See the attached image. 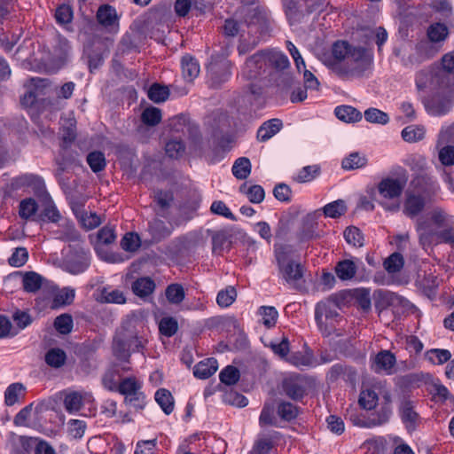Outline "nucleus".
Segmentation results:
<instances>
[{"instance_id": "c756f323", "label": "nucleus", "mask_w": 454, "mask_h": 454, "mask_svg": "<svg viewBox=\"0 0 454 454\" xmlns=\"http://www.w3.org/2000/svg\"><path fill=\"white\" fill-rule=\"evenodd\" d=\"M181 67L184 78L189 82L193 81L200 72L198 60L190 55L182 58Z\"/></svg>"}, {"instance_id": "f704fd0d", "label": "nucleus", "mask_w": 454, "mask_h": 454, "mask_svg": "<svg viewBox=\"0 0 454 454\" xmlns=\"http://www.w3.org/2000/svg\"><path fill=\"white\" fill-rule=\"evenodd\" d=\"M427 35L430 43H440L448 37L449 29L445 24L435 22L428 27Z\"/></svg>"}, {"instance_id": "0eeeda50", "label": "nucleus", "mask_w": 454, "mask_h": 454, "mask_svg": "<svg viewBox=\"0 0 454 454\" xmlns=\"http://www.w3.org/2000/svg\"><path fill=\"white\" fill-rule=\"evenodd\" d=\"M338 309V303L336 300L333 298L317 303L315 308V320L318 330L323 335L327 336L333 330L334 324L340 317Z\"/></svg>"}, {"instance_id": "bb28decb", "label": "nucleus", "mask_w": 454, "mask_h": 454, "mask_svg": "<svg viewBox=\"0 0 454 454\" xmlns=\"http://www.w3.org/2000/svg\"><path fill=\"white\" fill-rule=\"evenodd\" d=\"M27 387L22 383H12L7 387L4 391V403L7 406H12L25 398Z\"/></svg>"}, {"instance_id": "6e6d98bb", "label": "nucleus", "mask_w": 454, "mask_h": 454, "mask_svg": "<svg viewBox=\"0 0 454 454\" xmlns=\"http://www.w3.org/2000/svg\"><path fill=\"white\" fill-rule=\"evenodd\" d=\"M100 300L108 303L122 304L126 301L123 293L118 289L103 288Z\"/></svg>"}, {"instance_id": "37998d69", "label": "nucleus", "mask_w": 454, "mask_h": 454, "mask_svg": "<svg viewBox=\"0 0 454 454\" xmlns=\"http://www.w3.org/2000/svg\"><path fill=\"white\" fill-rule=\"evenodd\" d=\"M155 401L166 414H170L174 410V399L171 393L165 389H158L155 393Z\"/></svg>"}, {"instance_id": "bf43d9fd", "label": "nucleus", "mask_w": 454, "mask_h": 454, "mask_svg": "<svg viewBox=\"0 0 454 454\" xmlns=\"http://www.w3.org/2000/svg\"><path fill=\"white\" fill-rule=\"evenodd\" d=\"M403 257L399 253H394L388 256L383 262L385 270L389 274H394L401 270L403 267Z\"/></svg>"}, {"instance_id": "f3484780", "label": "nucleus", "mask_w": 454, "mask_h": 454, "mask_svg": "<svg viewBox=\"0 0 454 454\" xmlns=\"http://www.w3.org/2000/svg\"><path fill=\"white\" fill-rule=\"evenodd\" d=\"M116 235L114 228L106 226L100 229L97 234V241L95 243V250L97 254L105 261L112 263L121 262L124 259L118 254H103L102 246L109 245L114 242Z\"/></svg>"}, {"instance_id": "e2e57ef3", "label": "nucleus", "mask_w": 454, "mask_h": 454, "mask_svg": "<svg viewBox=\"0 0 454 454\" xmlns=\"http://www.w3.org/2000/svg\"><path fill=\"white\" fill-rule=\"evenodd\" d=\"M74 326L73 317L69 314H61L54 321L55 329L61 334H68Z\"/></svg>"}, {"instance_id": "6e6552de", "label": "nucleus", "mask_w": 454, "mask_h": 454, "mask_svg": "<svg viewBox=\"0 0 454 454\" xmlns=\"http://www.w3.org/2000/svg\"><path fill=\"white\" fill-rule=\"evenodd\" d=\"M257 64L265 65L266 72H268L269 68H273L277 71L285 70L290 66L286 55L277 50L260 51L247 59V70L249 75H254V73H252L253 70H251L250 67Z\"/></svg>"}, {"instance_id": "7c9ffc66", "label": "nucleus", "mask_w": 454, "mask_h": 454, "mask_svg": "<svg viewBox=\"0 0 454 454\" xmlns=\"http://www.w3.org/2000/svg\"><path fill=\"white\" fill-rule=\"evenodd\" d=\"M278 434V432H272L269 434L260 435L248 454H269L273 448V442Z\"/></svg>"}, {"instance_id": "680f3d73", "label": "nucleus", "mask_w": 454, "mask_h": 454, "mask_svg": "<svg viewBox=\"0 0 454 454\" xmlns=\"http://www.w3.org/2000/svg\"><path fill=\"white\" fill-rule=\"evenodd\" d=\"M185 296L183 286L179 284H171L166 289V297L171 304L181 303Z\"/></svg>"}, {"instance_id": "69168bd1", "label": "nucleus", "mask_w": 454, "mask_h": 454, "mask_svg": "<svg viewBox=\"0 0 454 454\" xmlns=\"http://www.w3.org/2000/svg\"><path fill=\"white\" fill-rule=\"evenodd\" d=\"M66 353L60 348H52L45 356L46 363L52 367L59 368L65 364Z\"/></svg>"}, {"instance_id": "6ab92c4d", "label": "nucleus", "mask_w": 454, "mask_h": 454, "mask_svg": "<svg viewBox=\"0 0 454 454\" xmlns=\"http://www.w3.org/2000/svg\"><path fill=\"white\" fill-rule=\"evenodd\" d=\"M47 292L51 301H49L45 306L49 305L53 309L71 304L75 297V290L72 287L59 289L51 285L47 286Z\"/></svg>"}, {"instance_id": "603ef678", "label": "nucleus", "mask_w": 454, "mask_h": 454, "mask_svg": "<svg viewBox=\"0 0 454 454\" xmlns=\"http://www.w3.org/2000/svg\"><path fill=\"white\" fill-rule=\"evenodd\" d=\"M343 236L347 243L355 247H361L364 246V235L361 231L355 226L346 228Z\"/></svg>"}, {"instance_id": "5701e85b", "label": "nucleus", "mask_w": 454, "mask_h": 454, "mask_svg": "<svg viewBox=\"0 0 454 454\" xmlns=\"http://www.w3.org/2000/svg\"><path fill=\"white\" fill-rule=\"evenodd\" d=\"M395 362L396 359L394 354L389 350H382L374 356L372 364V369L376 372L390 374Z\"/></svg>"}, {"instance_id": "f257e3e1", "label": "nucleus", "mask_w": 454, "mask_h": 454, "mask_svg": "<svg viewBox=\"0 0 454 454\" xmlns=\"http://www.w3.org/2000/svg\"><path fill=\"white\" fill-rule=\"evenodd\" d=\"M416 231L425 251L441 243L454 245V215L442 207H434L418 218Z\"/></svg>"}, {"instance_id": "4468645a", "label": "nucleus", "mask_w": 454, "mask_h": 454, "mask_svg": "<svg viewBox=\"0 0 454 454\" xmlns=\"http://www.w3.org/2000/svg\"><path fill=\"white\" fill-rule=\"evenodd\" d=\"M90 264V254L82 247L70 249L63 262V269L74 275L84 272Z\"/></svg>"}, {"instance_id": "de8ad7c7", "label": "nucleus", "mask_w": 454, "mask_h": 454, "mask_svg": "<svg viewBox=\"0 0 454 454\" xmlns=\"http://www.w3.org/2000/svg\"><path fill=\"white\" fill-rule=\"evenodd\" d=\"M259 315L262 317V323L267 328H272L275 326L278 317V312L272 306H262L258 310Z\"/></svg>"}, {"instance_id": "4c0bfd02", "label": "nucleus", "mask_w": 454, "mask_h": 454, "mask_svg": "<svg viewBox=\"0 0 454 454\" xmlns=\"http://www.w3.org/2000/svg\"><path fill=\"white\" fill-rule=\"evenodd\" d=\"M285 8L286 15L291 25L300 22L301 19L306 15L298 6L296 0H282Z\"/></svg>"}, {"instance_id": "423d86ee", "label": "nucleus", "mask_w": 454, "mask_h": 454, "mask_svg": "<svg viewBox=\"0 0 454 454\" xmlns=\"http://www.w3.org/2000/svg\"><path fill=\"white\" fill-rule=\"evenodd\" d=\"M405 184V180L399 178H383L377 185V192L380 197L378 200L379 204L387 211H398L400 208L399 198Z\"/></svg>"}, {"instance_id": "dca6fc26", "label": "nucleus", "mask_w": 454, "mask_h": 454, "mask_svg": "<svg viewBox=\"0 0 454 454\" xmlns=\"http://www.w3.org/2000/svg\"><path fill=\"white\" fill-rule=\"evenodd\" d=\"M231 65L228 59L218 60L212 58L207 67L210 85L216 87L228 81L231 75Z\"/></svg>"}, {"instance_id": "9b49d317", "label": "nucleus", "mask_w": 454, "mask_h": 454, "mask_svg": "<svg viewBox=\"0 0 454 454\" xmlns=\"http://www.w3.org/2000/svg\"><path fill=\"white\" fill-rule=\"evenodd\" d=\"M454 78L442 73L434 65H431L419 70L416 74L415 83L419 90L432 87L434 90L442 89L444 86L452 83Z\"/></svg>"}, {"instance_id": "a211bd4d", "label": "nucleus", "mask_w": 454, "mask_h": 454, "mask_svg": "<svg viewBox=\"0 0 454 454\" xmlns=\"http://www.w3.org/2000/svg\"><path fill=\"white\" fill-rule=\"evenodd\" d=\"M93 401L94 397L90 392L84 390L69 391L65 395L64 407L69 414H75L81 411L84 404L90 403Z\"/></svg>"}, {"instance_id": "338daca9", "label": "nucleus", "mask_w": 454, "mask_h": 454, "mask_svg": "<svg viewBox=\"0 0 454 454\" xmlns=\"http://www.w3.org/2000/svg\"><path fill=\"white\" fill-rule=\"evenodd\" d=\"M141 119L145 124L155 126L161 120V112L159 108L153 106L147 107L143 111Z\"/></svg>"}, {"instance_id": "c9c22d12", "label": "nucleus", "mask_w": 454, "mask_h": 454, "mask_svg": "<svg viewBox=\"0 0 454 454\" xmlns=\"http://www.w3.org/2000/svg\"><path fill=\"white\" fill-rule=\"evenodd\" d=\"M286 362L298 368L312 367L316 365L313 354L310 351L292 353L286 357Z\"/></svg>"}, {"instance_id": "2f4dec72", "label": "nucleus", "mask_w": 454, "mask_h": 454, "mask_svg": "<svg viewBox=\"0 0 454 454\" xmlns=\"http://www.w3.org/2000/svg\"><path fill=\"white\" fill-rule=\"evenodd\" d=\"M357 265L353 260H342L335 266L336 276L342 281L351 280L356 274Z\"/></svg>"}, {"instance_id": "f8f14e48", "label": "nucleus", "mask_w": 454, "mask_h": 454, "mask_svg": "<svg viewBox=\"0 0 454 454\" xmlns=\"http://www.w3.org/2000/svg\"><path fill=\"white\" fill-rule=\"evenodd\" d=\"M392 415L391 407L382 406L377 414L366 417L364 413L358 412L356 409H349L347 411V418L356 427L371 428L382 426L388 422Z\"/></svg>"}, {"instance_id": "a878e982", "label": "nucleus", "mask_w": 454, "mask_h": 454, "mask_svg": "<svg viewBox=\"0 0 454 454\" xmlns=\"http://www.w3.org/2000/svg\"><path fill=\"white\" fill-rule=\"evenodd\" d=\"M399 411L402 421L404 423L406 428L409 431L413 430L416 427L419 415L414 411L412 402L408 399L402 400L400 403Z\"/></svg>"}, {"instance_id": "1a4fd4ad", "label": "nucleus", "mask_w": 454, "mask_h": 454, "mask_svg": "<svg viewBox=\"0 0 454 454\" xmlns=\"http://www.w3.org/2000/svg\"><path fill=\"white\" fill-rule=\"evenodd\" d=\"M454 100V80L452 83L435 90V94L424 101L426 111L433 116L447 114L452 108Z\"/></svg>"}, {"instance_id": "393cba45", "label": "nucleus", "mask_w": 454, "mask_h": 454, "mask_svg": "<svg viewBox=\"0 0 454 454\" xmlns=\"http://www.w3.org/2000/svg\"><path fill=\"white\" fill-rule=\"evenodd\" d=\"M247 16L246 22L248 33L262 35L267 28L266 18L257 9L249 10Z\"/></svg>"}, {"instance_id": "473e14b6", "label": "nucleus", "mask_w": 454, "mask_h": 454, "mask_svg": "<svg viewBox=\"0 0 454 454\" xmlns=\"http://www.w3.org/2000/svg\"><path fill=\"white\" fill-rule=\"evenodd\" d=\"M282 128V121L279 119H271L265 121L257 131V138L265 142L276 135Z\"/></svg>"}, {"instance_id": "2eb2a0df", "label": "nucleus", "mask_w": 454, "mask_h": 454, "mask_svg": "<svg viewBox=\"0 0 454 454\" xmlns=\"http://www.w3.org/2000/svg\"><path fill=\"white\" fill-rule=\"evenodd\" d=\"M142 347V340L137 334L118 332L114 339L113 350L118 359H127L131 350L138 351Z\"/></svg>"}, {"instance_id": "3c124183", "label": "nucleus", "mask_w": 454, "mask_h": 454, "mask_svg": "<svg viewBox=\"0 0 454 454\" xmlns=\"http://www.w3.org/2000/svg\"><path fill=\"white\" fill-rule=\"evenodd\" d=\"M322 210L326 217L337 218L345 214L347 207L344 200H337L326 204Z\"/></svg>"}, {"instance_id": "39448f33", "label": "nucleus", "mask_w": 454, "mask_h": 454, "mask_svg": "<svg viewBox=\"0 0 454 454\" xmlns=\"http://www.w3.org/2000/svg\"><path fill=\"white\" fill-rule=\"evenodd\" d=\"M372 59L371 54L362 47H354L350 59L345 63L329 62L333 72L342 79L359 78L371 69Z\"/></svg>"}, {"instance_id": "4be33fe9", "label": "nucleus", "mask_w": 454, "mask_h": 454, "mask_svg": "<svg viewBox=\"0 0 454 454\" xmlns=\"http://www.w3.org/2000/svg\"><path fill=\"white\" fill-rule=\"evenodd\" d=\"M4 288L10 293L23 288L28 292V271H14L4 278Z\"/></svg>"}, {"instance_id": "cd10ccee", "label": "nucleus", "mask_w": 454, "mask_h": 454, "mask_svg": "<svg viewBox=\"0 0 454 454\" xmlns=\"http://www.w3.org/2000/svg\"><path fill=\"white\" fill-rule=\"evenodd\" d=\"M425 207L424 198L411 192L407 193L403 206V213L409 217L418 215Z\"/></svg>"}, {"instance_id": "9d476101", "label": "nucleus", "mask_w": 454, "mask_h": 454, "mask_svg": "<svg viewBox=\"0 0 454 454\" xmlns=\"http://www.w3.org/2000/svg\"><path fill=\"white\" fill-rule=\"evenodd\" d=\"M143 381L130 376L121 379L116 390L124 396L125 403L136 409H143L145 405V395L142 391Z\"/></svg>"}, {"instance_id": "412c9836", "label": "nucleus", "mask_w": 454, "mask_h": 454, "mask_svg": "<svg viewBox=\"0 0 454 454\" xmlns=\"http://www.w3.org/2000/svg\"><path fill=\"white\" fill-rule=\"evenodd\" d=\"M97 19L99 24L111 32H117L119 29L118 16L116 10L110 5H102L97 12Z\"/></svg>"}, {"instance_id": "0e129e2a", "label": "nucleus", "mask_w": 454, "mask_h": 454, "mask_svg": "<svg viewBox=\"0 0 454 454\" xmlns=\"http://www.w3.org/2000/svg\"><path fill=\"white\" fill-rule=\"evenodd\" d=\"M236 297V289L233 286H228L218 293L216 301L220 307L227 308L234 302Z\"/></svg>"}, {"instance_id": "79ce46f5", "label": "nucleus", "mask_w": 454, "mask_h": 454, "mask_svg": "<svg viewBox=\"0 0 454 454\" xmlns=\"http://www.w3.org/2000/svg\"><path fill=\"white\" fill-rule=\"evenodd\" d=\"M154 288L155 284L150 278H140L132 285L133 293L139 297L150 295Z\"/></svg>"}, {"instance_id": "c85d7f7f", "label": "nucleus", "mask_w": 454, "mask_h": 454, "mask_svg": "<svg viewBox=\"0 0 454 454\" xmlns=\"http://www.w3.org/2000/svg\"><path fill=\"white\" fill-rule=\"evenodd\" d=\"M218 369V363L215 358L210 357L198 363L193 369L196 378L205 380L211 377Z\"/></svg>"}, {"instance_id": "5fc2aeb1", "label": "nucleus", "mask_w": 454, "mask_h": 454, "mask_svg": "<svg viewBox=\"0 0 454 454\" xmlns=\"http://www.w3.org/2000/svg\"><path fill=\"white\" fill-rule=\"evenodd\" d=\"M451 354L448 349L433 348L426 353V358L434 364H442L448 362Z\"/></svg>"}, {"instance_id": "b1692460", "label": "nucleus", "mask_w": 454, "mask_h": 454, "mask_svg": "<svg viewBox=\"0 0 454 454\" xmlns=\"http://www.w3.org/2000/svg\"><path fill=\"white\" fill-rule=\"evenodd\" d=\"M283 389L286 395L294 400L301 399L305 393L303 381L299 375H291L283 381Z\"/></svg>"}, {"instance_id": "8fccbe9b", "label": "nucleus", "mask_w": 454, "mask_h": 454, "mask_svg": "<svg viewBox=\"0 0 454 454\" xmlns=\"http://www.w3.org/2000/svg\"><path fill=\"white\" fill-rule=\"evenodd\" d=\"M10 442L12 446L11 454H28V438L27 436L11 433Z\"/></svg>"}, {"instance_id": "a19ab883", "label": "nucleus", "mask_w": 454, "mask_h": 454, "mask_svg": "<svg viewBox=\"0 0 454 454\" xmlns=\"http://www.w3.org/2000/svg\"><path fill=\"white\" fill-rule=\"evenodd\" d=\"M368 159L359 153H352L342 160L341 166L346 170H354L365 167Z\"/></svg>"}, {"instance_id": "4d7b16f0", "label": "nucleus", "mask_w": 454, "mask_h": 454, "mask_svg": "<svg viewBox=\"0 0 454 454\" xmlns=\"http://www.w3.org/2000/svg\"><path fill=\"white\" fill-rule=\"evenodd\" d=\"M147 96L154 103H161L168 99L169 90L168 87L154 83L148 90Z\"/></svg>"}, {"instance_id": "864d4df0", "label": "nucleus", "mask_w": 454, "mask_h": 454, "mask_svg": "<svg viewBox=\"0 0 454 454\" xmlns=\"http://www.w3.org/2000/svg\"><path fill=\"white\" fill-rule=\"evenodd\" d=\"M87 162L94 173L102 171L106 165L105 154L99 151H94L88 154Z\"/></svg>"}, {"instance_id": "49530a36", "label": "nucleus", "mask_w": 454, "mask_h": 454, "mask_svg": "<svg viewBox=\"0 0 454 454\" xmlns=\"http://www.w3.org/2000/svg\"><path fill=\"white\" fill-rule=\"evenodd\" d=\"M231 170L236 178L239 180L246 179L251 173V162L247 158H239L234 162Z\"/></svg>"}, {"instance_id": "aec40b11", "label": "nucleus", "mask_w": 454, "mask_h": 454, "mask_svg": "<svg viewBox=\"0 0 454 454\" xmlns=\"http://www.w3.org/2000/svg\"><path fill=\"white\" fill-rule=\"evenodd\" d=\"M353 48L345 41H338L333 43L332 48V56H325L321 59L322 62L333 71V67L329 62L345 63L350 59Z\"/></svg>"}, {"instance_id": "ddd939ff", "label": "nucleus", "mask_w": 454, "mask_h": 454, "mask_svg": "<svg viewBox=\"0 0 454 454\" xmlns=\"http://www.w3.org/2000/svg\"><path fill=\"white\" fill-rule=\"evenodd\" d=\"M380 397L385 401L383 406L390 407L391 392L386 383L381 381L363 390L359 396V403L365 410H372L376 407Z\"/></svg>"}, {"instance_id": "09e8293b", "label": "nucleus", "mask_w": 454, "mask_h": 454, "mask_svg": "<svg viewBox=\"0 0 454 454\" xmlns=\"http://www.w3.org/2000/svg\"><path fill=\"white\" fill-rule=\"evenodd\" d=\"M121 380L119 372L116 369H110L102 377L103 387L111 392H116Z\"/></svg>"}, {"instance_id": "7ed1b4c3", "label": "nucleus", "mask_w": 454, "mask_h": 454, "mask_svg": "<svg viewBox=\"0 0 454 454\" xmlns=\"http://www.w3.org/2000/svg\"><path fill=\"white\" fill-rule=\"evenodd\" d=\"M30 189L33 190L35 196L34 199L30 198V221L58 222L60 214L47 192L43 178L30 175Z\"/></svg>"}, {"instance_id": "a18cd8bd", "label": "nucleus", "mask_w": 454, "mask_h": 454, "mask_svg": "<svg viewBox=\"0 0 454 454\" xmlns=\"http://www.w3.org/2000/svg\"><path fill=\"white\" fill-rule=\"evenodd\" d=\"M425 128L419 125H410L402 130V137L408 143H416L422 140L425 137Z\"/></svg>"}, {"instance_id": "774afa93", "label": "nucleus", "mask_w": 454, "mask_h": 454, "mask_svg": "<svg viewBox=\"0 0 454 454\" xmlns=\"http://www.w3.org/2000/svg\"><path fill=\"white\" fill-rule=\"evenodd\" d=\"M221 382L225 385L231 386L238 382L239 379V372L231 365L225 367L219 374Z\"/></svg>"}, {"instance_id": "58836bf2", "label": "nucleus", "mask_w": 454, "mask_h": 454, "mask_svg": "<svg viewBox=\"0 0 454 454\" xmlns=\"http://www.w3.org/2000/svg\"><path fill=\"white\" fill-rule=\"evenodd\" d=\"M51 411V403L44 400L39 401L34 409L33 427L41 430L47 420V413Z\"/></svg>"}, {"instance_id": "c03bdc74", "label": "nucleus", "mask_w": 454, "mask_h": 454, "mask_svg": "<svg viewBox=\"0 0 454 454\" xmlns=\"http://www.w3.org/2000/svg\"><path fill=\"white\" fill-rule=\"evenodd\" d=\"M149 231L155 240H160L172 233V227L168 226L161 220L155 219L150 223Z\"/></svg>"}, {"instance_id": "72a5a7b5", "label": "nucleus", "mask_w": 454, "mask_h": 454, "mask_svg": "<svg viewBox=\"0 0 454 454\" xmlns=\"http://www.w3.org/2000/svg\"><path fill=\"white\" fill-rule=\"evenodd\" d=\"M379 296L387 306H401L405 310H410L414 308L413 304H411L407 299L390 291H380L379 293Z\"/></svg>"}, {"instance_id": "e433bc0d", "label": "nucleus", "mask_w": 454, "mask_h": 454, "mask_svg": "<svg viewBox=\"0 0 454 454\" xmlns=\"http://www.w3.org/2000/svg\"><path fill=\"white\" fill-rule=\"evenodd\" d=\"M336 117L345 122H356L362 119V114L351 106H340L334 110Z\"/></svg>"}, {"instance_id": "052dcab7", "label": "nucleus", "mask_w": 454, "mask_h": 454, "mask_svg": "<svg viewBox=\"0 0 454 454\" xmlns=\"http://www.w3.org/2000/svg\"><path fill=\"white\" fill-rule=\"evenodd\" d=\"M364 118L368 122L381 125H385L389 121V117L387 113L373 107L364 111Z\"/></svg>"}, {"instance_id": "13d9d810", "label": "nucleus", "mask_w": 454, "mask_h": 454, "mask_svg": "<svg viewBox=\"0 0 454 454\" xmlns=\"http://www.w3.org/2000/svg\"><path fill=\"white\" fill-rule=\"evenodd\" d=\"M212 251L215 254H221L230 247L228 236L223 231L215 232L212 237Z\"/></svg>"}, {"instance_id": "20e7f679", "label": "nucleus", "mask_w": 454, "mask_h": 454, "mask_svg": "<svg viewBox=\"0 0 454 454\" xmlns=\"http://www.w3.org/2000/svg\"><path fill=\"white\" fill-rule=\"evenodd\" d=\"M274 252L280 278L291 288H301L304 269L301 262L295 259L292 247L289 246H276Z\"/></svg>"}, {"instance_id": "f03ea898", "label": "nucleus", "mask_w": 454, "mask_h": 454, "mask_svg": "<svg viewBox=\"0 0 454 454\" xmlns=\"http://www.w3.org/2000/svg\"><path fill=\"white\" fill-rule=\"evenodd\" d=\"M70 56L71 45L68 40L54 32L47 41L39 43L38 51L33 61H30V68L53 74L67 64Z\"/></svg>"}, {"instance_id": "ea45409f", "label": "nucleus", "mask_w": 454, "mask_h": 454, "mask_svg": "<svg viewBox=\"0 0 454 454\" xmlns=\"http://www.w3.org/2000/svg\"><path fill=\"white\" fill-rule=\"evenodd\" d=\"M265 346L269 347L276 356L285 361H286V357L289 356L290 342L287 337L283 336L281 339L271 340L268 344H265Z\"/></svg>"}]
</instances>
